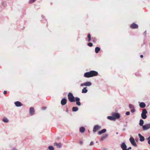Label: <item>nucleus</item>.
<instances>
[{
  "label": "nucleus",
  "instance_id": "f8f14e48",
  "mask_svg": "<svg viewBox=\"0 0 150 150\" xmlns=\"http://www.w3.org/2000/svg\"><path fill=\"white\" fill-rule=\"evenodd\" d=\"M138 136L140 138V141L141 142H143L144 140V137L142 136L140 134H138Z\"/></svg>",
  "mask_w": 150,
  "mask_h": 150
},
{
  "label": "nucleus",
  "instance_id": "aec40b11",
  "mask_svg": "<svg viewBox=\"0 0 150 150\" xmlns=\"http://www.w3.org/2000/svg\"><path fill=\"white\" fill-rule=\"evenodd\" d=\"M107 118L108 119L112 120H115V118L113 116H108V117Z\"/></svg>",
  "mask_w": 150,
  "mask_h": 150
},
{
  "label": "nucleus",
  "instance_id": "412c9836",
  "mask_svg": "<svg viewBox=\"0 0 150 150\" xmlns=\"http://www.w3.org/2000/svg\"><path fill=\"white\" fill-rule=\"evenodd\" d=\"M86 87H84L83 89L82 90V92L83 93H86L88 90L86 89Z\"/></svg>",
  "mask_w": 150,
  "mask_h": 150
},
{
  "label": "nucleus",
  "instance_id": "4be33fe9",
  "mask_svg": "<svg viewBox=\"0 0 150 150\" xmlns=\"http://www.w3.org/2000/svg\"><path fill=\"white\" fill-rule=\"evenodd\" d=\"M144 123V121L142 119H141V120H140L139 121V125L140 126H142L143 127V126L144 125H143Z\"/></svg>",
  "mask_w": 150,
  "mask_h": 150
},
{
  "label": "nucleus",
  "instance_id": "a211bd4d",
  "mask_svg": "<svg viewBox=\"0 0 150 150\" xmlns=\"http://www.w3.org/2000/svg\"><path fill=\"white\" fill-rule=\"evenodd\" d=\"M139 106L141 108H144L146 106L145 103L144 102H141L140 103Z\"/></svg>",
  "mask_w": 150,
  "mask_h": 150
},
{
  "label": "nucleus",
  "instance_id": "c756f323",
  "mask_svg": "<svg viewBox=\"0 0 150 150\" xmlns=\"http://www.w3.org/2000/svg\"><path fill=\"white\" fill-rule=\"evenodd\" d=\"M76 105H79V106H80L81 105V103H80V102L79 101H78V102H76Z\"/></svg>",
  "mask_w": 150,
  "mask_h": 150
},
{
  "label": "nucleus",
  "instance_id": "20e7f679",
  "mask_svg": "<svg viewBox=\"0 0 150 150\" xmlns=\"http://www.w3.org/2000/svg\"><path fill=\"white\" fill-rule=\"evenodd\" d=\"M129 140L132 145L135 147H136L137 146V144L135 143L134 138L132 137H131L129 138Z\"/></svg>",
  "mask_w": 150,
  "mask_h": 150
},
{
  "label": "nucleus",
  "instance_id": "2eb2a0df",
  "mask_svg": "<svg viewBox=\"0 0 150 150\" xmlns=\"http://www.w3.org/2000/svg\"><path fill=\"white\" fill-rule=\"evenodd\" d=\"M108 134H105L104 135L101 137L100 139L101 140V141L103 140L104 139L107 138L108 137Z\"/></svg>",
  "mask_w": 150,
  "mask_h": 150
},
{
  "label": "nucleus",
  "instance_id": "ddd939ff",
  "mask_svg": "<svg viewBox=\"0 0 150 150\" xmlns=\"http://www.w3.org/2000/svg\"><path fill=\"white\" fill-rule=\"evenodd\" d=\"M84 76L85 77L89 78L91 77V76L90 72H87L85 73Z\"/></svg>",
  "mask_w": 150,
  "mask_h": 150
},
{
  "label": "nucleus",
  "instance_id": "0eeeda50",
  "mask_svg": "<svg viewBox=\"0 0 150 150\" xmlns=\"http://www.w3.org/2000/svg\"><path fill=\"white\" fill-rule=\"evenodd\" d=\"M112 115L116 119H118L120 117V115L119 114L117 113H113L112 114Z\"/></svg>",
  "mask_w": 150,
  "mask_h": 150
},
{
  "label": "nucleus",
  "instance_id": "393cba45",
  "mask_svg": "<svg viewBox=\"0 0 150 150\" xmlns=\"http://www.w3.org/2000/svg\"><path fill=\"white\" fill-rule=\"evenodd\" d=\"M85 131V128L84 127H81L80 128V131L81 133H83Z\"/></svg>",
  "mask_w": 150,
  "mask_h": 150
},
{
  "label": "nucleus",
  "instance_id": "72a5a7b5",
  "mask_svg": "<svg viewBox=\"0 0 150 150\" xmlns=\"http://www.w3.org/2000/svg\"><path fill=\"white\" fill-rule=\"evenodd\" d=\"M35 0H30L29 1V3H30L34 2Z\"/></svg>",
  "mask_w": 150,
  "mask_h": 150
},
{
  "label": "nucleus",
  "instance_id": "9b49d317",
  "mask_svg": "<svg viewBox=\"0 0 150 150\" xmlns=\"http://www.w3.org/2000/svg\"><path fill=\"white\" fill-rule=\"evenodd\" d=\"M61 103L62 105H64L67 103V100L65 98H63L62 100Z\"/></svg>",
  "mask_w": 150,
  "mask_h": 150
},
{
  "label": "nucleus",
  "instance_id": "37998d69",
  "mask_svg": "<svg viewBox=\"0 0 150 150\" xmlns=\"http://www.w3.org/2000/svg\"><path fill=\"white\" fill-rule=\"evenodd\" d=\"M149 139L150 140V136L147 138V140H149Z\"/></svg>",
  "mask_w": 150,
  "mask_h": 150
},
{
  "label": "nucleus",
  "instance_id": "6e6552de",
  "mask_svg": "<svg viewBox=\"0 0 150 150\" xmlns=\"http://www.w3.org/2000/svg\"><path fill=\"white\" fill-rule=\"evenodd\" d=\"M101 128V127L98 125H96L94 126L93 129V132H96L97 130Z\"/></svg>",
  "mask_w": 150,
  "mask_h": 150
},
{
  "label": "nucleus",
  "instance_id": "f704fd0d",
  "mask_svg": "<svg viewBox=\"0 0 150 150\" xmlns=\"http://www.w3.org/2000/svg\"><path fill=\"white\" fill-rule=\"evenodd\" d=\"M126 114L127 115H129L130 114V112L129 111L127 112L126 113Z\"/></svg>",
  "mask_w": 150,
  "mask_h": 150
},
{
  "label": "nucleus",
  "instance_id": "9d476101",
  "mask_svg": "<svg viewBox=\"0 0 150 150\" xmlns=\"http://www.w3.org/2000/svg\"><path fill=\"white\" fill-rule=\"evenodd\" d=\"M130 27L132 28H136L138 27V25L137 24L134 23H132Z\"/></svg>",
  "mask_w": 150,
  "mask_h": 150
},
{
  "label": "nucleus",
  "instance_id": "a878e982",
  "mask_svg": "<svg viewBox=\"0 0 150 150\" xmlns=\"http://www.w3.org/2000/svg\"><path fill=\"white\" fill-rule=\"evenodd\" d=\"M3 122H7L8 121V120L7 118H3Z\"/></svg>",
  "mask_w": 150,
  "mask_h": 150
},
{
  "label": "nucleus",
  "instance_id": "c03bdc74",
  "mask_svg": "<svg viewBox=\"0 0 150 150\" xmlns=\"http://www.w3.org/2000/svg\"><path fill=\"white\" fill-rule=\"evenodd\" d=\"M140 57L141 58H142L143 57V55H140Z\"/></svg>",
  "mask_w": 150,
  "mask_h": 150
},
{
  "label": "nucleus",
  "instance_id": "6ab92c4d",
  "mask_svg": "<svg viewBox=\"0 0 150 150\" xmlns=\"http://www.w3.org/2000/svg\"><path fill=\"white\" fill-rule=\"evenodd\" d=\"M15 105L17 107H19L21 106V103L19 101H17L15 103Z\"/></svg>",
  "mask_w": 150,
  "mask_h": 150
},
{
  "label": "nucleus",
  "instance_id": "7ed1b4c3",
  "mask_svg": "<svg viewBox=\"0 0 150 150\" xmlns=\"http://www.w3.org/2000/svg\"><path fill=\"white\" fill-rule=\"evenodd\" d=\"M92 83L89 81H87L83 83H81V86H90L92 85Z\"/></svg>",
  "mask_w": 150,
  "mask_h": 150
},
{
  "label": "nucleus",
  "instance_id": "4468645a",
  "mask_svg": "<svg viewBox=\"0 0 150 150\" xmlns=\"http://www.w3.org/2000/svg\"><path fill=\"white\" fill-rule=\"evenodd\" d=\"M54 145L56 146L57 147L60 148L62 147V144L61 143H55L54 144Z\"/></svg>",
  "mask_w": 150,
  "mask_h": 150
},
{
  "label": "nucleus",
  "instance_id": "f257e3e1",
  "mask_svg": "<svg viewBox=\"0 0 150 150\" xmlns=\"http://www.w3.org/2000/svg\"><path fill=\"white\" fill-rule=\"evenodd\" d=\"M68 99L69 101H70L71 102H72L75 101V98L71 93H69L68 95Z\"/></svg>",
  "mask_w": 150,
  "mask_h": 150
},
{
  "label": "nucleus",
  "instance_id": "b1692460",
  "mask_svg": "<svg viewBox=\"0 0 150 150\" xmlns=\"http://www.w3.org/2000/svg\"><path fill=\"white\" fill-rule=\"evenodd\" d=\"M100 50V48L99 47H96L95 49V51L96 53H98Z\"/></svg>",
  "mask_w": 150,
  "mask_h": 150
},
{
  "label": "nucleus",
  "instance_id": "ea45409f",
  "mask_svg": "<svg viewBox=\"0 0 150 150\" xmlns=\"http://www.w3.org/2000/svg\"><path fill=\"white\" fill-rule=\"evenodd\" d=\"M46 108L45 107H43L42 108V109L43 110H45L46 109Z\"/></svg>",
  "mask_w": 150,
  "mask_h": 150
},
{
  "label": "nucleus",
  "instance_id": "a18cd8bd",
  "mask_svg": "<svg viewBox=\"0 0 150 150\" xmlns=\"http://www.w3.org/2000/svg\"><path fill=\"white\" fill-rule=\"evenodd\" d=\"M118 134V132H117L116 134Z\"/></svg>",
  "mask_w": 150,
  "mask_h": 150
},
{
  "label": "nucleus",
  "instance_id": "f3484780",
  "mask_svg": "<svg viewBox=\"0 0 150 150\" xmlns=\"http://www.w3.org/2000/svg\"><path fill=\"white\" fill-rule=\"evenodd\" d=\"M34 109L33 107H31L30 108V114L32 115L34 113Z\"/></svg>",
  "mask_w": 150,
  "mask_h": 150
},
{
  "label": "nucleus",
  "instance_id": "1a4fd4ad",
  "mask_svg": "<svg viewBox=\"0 0 150 150\" xmlns=\"http://www.w3.org/2000/svg\"><path fill=\"white\" fill-rule=\"evenodd\" d=\"M121 147L122 150H127V146L124 142L121 145Z\"/></svg>",
  "mask_w": 150,
  "mask_h": 150
},
{
  "label": "nucleus",
  "instance_id": "bb28decb",
  "mask_svg": "<svg viewBox=\"0 0 150 150\" xmlns=\"http://www.w3.org/2000/svg\"><path fill=\"white\" fill-rule=\"evenodd\" d=\"M48 149L49 150H54V148L52 146H49L48 147Z\"/></svg>",
  "mask_w": 150,
  "mask_h": 150
},
{
  "label": "nucleus",
  "instance_id": "5701e85b",
  "mask_svg": "<svg viewBox=\"0 0 150 150\" xmlns=\"http://www.w3.org/2000/svg\"><path fill=\"white\" fill-rule=\"evenodd\" d=\"M78 110V108L77 107H73L72 108V111L73 112H76Z\"/></svg>",
  "mask_w": 150,
  "mask_h": 150
},
{
  "label": "nucleus",
  "instance_id": "473e14b6",
  "mask_svg": "<svg viewBox=\"0 0 150 150\" xmlns=\"http://www.w3.org/2000/svg\"><path fill=\"white\" fill-rule=\"evenodd\" d=\"M88 45L90 47H92L93 46V44L91 43H89L88 44Z\"/></svg>",
  "mask_w": 150,
  "mask_h": 150
},
{
  "label": "nucleus",
  "instance_id": "4c0bfd02",
  "mask_svg": "<svg viewBox=\"0 0 150 150\" xmlns=\"http://www.w3.org/2000/svg\"><path fill=\"white\" fill-rule=\"evenodd\" d=\"M4 93L5 94H6L7 93V91H4Z\"/></svg>",
  "mask_w": 150,
  "mask_h": 150
},
{
  "label": "nucleus",
  "instance_id": "423d86ee",
  "mask_svg": "<svg viewBox=\"0 0 150 150\" xmlns=\"http://www.w3.org/2000/svg\"><path fill=\"white\" fill-rule=\"evenodd\" d=\"M91 74V77L96 76L98 75V72L94 71H90Z\"/></svg>",
  "mask_w": 150,
  "mask_h": 150
},
{
  "label": "nucleus",
  "instance_id": "c85d7f7f",
  "mask_svg": "<svg viewBox=\"0 0 150 150\" xmlns=\"http://www.w3.org/2000/svg\"><path fill=\"white\" fill-rule=\"evenodd\" d=\"M129 107L131 109H133L134 108V107L133 105L132 104H130L129 105Z\"/></svg>",
  "mask_w": 150,
  "mask_h": 150
},
{
  "label": "nucleus",
  "instance_id": "58836bf2",
  "mask_svg": "<svg viewBox=\"0 0 150 150\" xmlns=\"http://www.w3.org/2000/svg\"><path fill=\"white\" fill-rule=\"evenodd\" d=\"M131 147H129L127 149V150H129V149H131Z\"/></svg>",
  "mask_w": 150,
  "mask_h": 150
},
{
  "label": "nucleus",
  "instance_id": "a19ab883",
  "mask_svg": "<svg viewBox=\"0 0 150 150\" xmlns=\"http://www.w3.org/2000/svg\"><path fill=\"white\" fill-rule=\"evenodd\" d=\"M148 140V143L149 144H150V140L149 139Z\"/></svg>",
  "mask_w": 150,
  "mask_h": 150
},
{
  "label": "nucleus",
  "instance_id": "cd10ccee",
  "mask_svg": "<svg viewBox=\"0 0 150 150\" xmlns=\"http://www.w3.org/2000/svg\"><path fill=\"white\" fill-rule=\"evenodd\" d=\"M88 41L90 42L91 40V35L90 34H88Z\"/></svg>",
  "mask_w": 150,
  "mask_h": 150
},
{
  "label": "nucleus",
  "instance_id": "79ce46f5",
  "mask_svg": "<svg viewBox=\"0 0 150 150\" xmlns=\"http://www.w3.org/2000/svg\"><path fill=\"white\" fill-rule=\"evenodd\" d=\"M12 150H17V149L16 148H14L12 149Z\"/></svg>",
  "mask_w": 150,
  "mask_h": 150
},
{
  "label": "nucleus",
  "instance_id": "dca6fc26",
  "mask_svg": "<svg viewBox=\"0 0 150 150\" xmlns=\"http://www.w3.org/2000/svg\"><path fill=\"white\" fill-rule=\"evenodd\" d=\"M106 131V129H103L102 130L99 131L98 132V134L99 135H100L103 133H104Z\"/></svg>",
  "mask_w": 150,
  "mask_h": 150
},
{
  "label": "nucleus",
  "instance_id": "2f4dec72",
  "mask_svg": "<svg viewBox=\"0 0 150 150\" xmlns=\"http://www.w3.org/2000/svg\"><path fill=\"white\" fill-rule=\"evenodd\" d=\"M131 111L132 112H134L135 111L134 108L133 109H131Z\"/></svg>",
  "mask_w": 150,
  "mask_h": 150
},
{
  "label": "nucleus",
  "instance_id": "7c9ffc66",
  "mask_svg": "<svg viewBox=\"0 0 150 150\" xmlns=\"http://www.w3.org/2000/svg\"><path fill=\"white\" fill-rule=\"evenodd\" d=\"M75 100L76 102L79 101L80 100V98L78 97H76L75 98Z\"/></svg>",
  "mask_w": 150,
  "mask_h": 150
},
{
  "label": "nucleus",
  "instance_id": "39448f33",
  "mask_svg": "<svg viewBox=\"0 0 150 150\" xmlns=\"http://www.w3.org/2000/svg\"><path fill=\"white\" fill-rule=\"evenodd\" d=\"M143 130H147L150 128V123L146 124L143 126Z\"/></svg>",
  "mask_w": 150,
  "mask_h": 150
},
{
  "label": "nucleus",
  "instance_id": "f03ea898",
  "mask_svg": "<svg viewBox=\"0 0 150 150\" xmlns=\"http://www.w3.org/2000/svg\"><path fill=\"white\" fill-rule=\"evenodd\" d=\"M147 112V111L146 109H143V110L142 113L141 114V117L143 119H145L146 118L147 116L146 115V114Z\"/></svg>",
  "mask_w": 150,
  "mask_h": 150
},
{
  "label": "nucleus",
  "instance_id": "e433bc0d",
  "mask_svg": "<svg viewBox=\"0 0 150 150\" xmlns=\"http://www.w3.org/2000/svg\"><path fill=\"white\" fill-rule=\"evenodd\" d=\"M93 39V41L94 42H95L96 41V38H92Z\"/></svg>",
  "mask_w": 150,
  "mask_h": 150
},
{
  "label": "nucleus",
  "instance_id": "c9c22d12",
  "mask_svg": "<svg viewBox=\"0 0 150 150\" xmlns=\"http://www.w3.org/2000/svg\"><path fill=\"white\" fill-rule=\"evenodd\" d=\"M93 144H94V143H93V142L92 141L90 143V145H91V146L93 145Z\"/></svg>",
  "mask_w": 150,
  "mask_h": 150
}]
</instances>
